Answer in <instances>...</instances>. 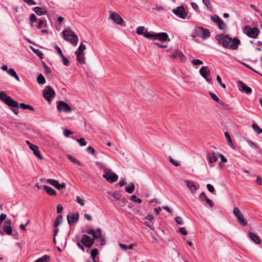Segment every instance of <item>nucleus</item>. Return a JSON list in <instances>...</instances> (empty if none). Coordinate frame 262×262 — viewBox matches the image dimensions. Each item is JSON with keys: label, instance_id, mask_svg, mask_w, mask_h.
<instances>
[{"label": "nucleus", "instance_id": "22", "mask_svg": "<svg viewBox=\"0 0 262 262\" xmlns=\"http://www.w3.org/2000/svg\"><path fill=\"white\" fill-rule=\"evenodd\" d=\"M185 182L186 184L187 187L192 193H194L195 191L199 188V186H197L195 185L193 181L187 180L185 181Z\"/></svg>", "mask_w": 262, "mask_h": 262}, {"label": "nucleus", "instance_id": "25", "mask_svg": "<svg viewBox=\"0 0 262 262\" xmlns=\"http://www.w3.org/2000/svg\"><path fill=\"white\" fill-rule=\"evenodd\" d=\"M43 188L50 195H55L56 194V191L53 188L48 185H43Z\"/></svg>", "mask_w": 262, "mask_h": 262}, {"label": "nucleus", "instance_id": "63", "mask_svg": "<svg viewBox=\"0 0 262 262\" xmlns=\"http://www.w3.org/2000/svg\"><path fill=\"white\" fill-rule=\"evenodd\" d=\"M77 245L78 246V247L81 250H82L83 251H85V249H84V245H82V243L81 242V241H80L79 242H78L77 243Z\"/></svg>", "mask_w": 262, "mask_h": 262}, {"label": "nucleus", "instance_id": "50", "mask_svg": "<svg viewBox=\"0 0 262 262\" xmlns=\"http://www.w3.org/2000/svg\"><path fill=\"white\" fill-rule=\"evenodd\" d=\"M191 63L193 65L197 66V65H200V64H203V61H202L201 60H200V59H194L191 61Z\"/></svg>", "mask_w": 262, "mask_h": 262}, {"label": "nucleus", "instance_id": "41", "mask_svg": "<svg viewBox=\"0 0 262 262\" xmlns=\"http://www.w3.org/2000/svg\"><path fill=\"white\" fill-rule=\"evenodd\" d=\"M46 182L55 187H56L57 184L59 183L58 181L52 179H47Z\"/></svg>", "mask_w": 262, "mask_h": 262}, {"label": "nucleus", "instance_id": "38", "mask_svg": "<svg viewBox=\"0 0 262 262\" xmlns=\"http://www.w3.org/2000/svg\"><path fill=\"white\" fill-rule=\"evenodd\" d=\"M62 222V216L61 215H59L56 217L54 223V226L57 227L59 224H60Z\"/></svg>", "mask_w": 262, "mask_h": 262}, {"label": "nucleus", "instance_id": "13", "mask_svg": "<svg viewBox=\"0 0 262 262\" xmlns=\"http://www.w3.org/2000/svg\"><path fill=\"white\" fill-rule=\"evenodd\" d=\"M109 18L112 19L115 24L123 26V19L119 14L110 11Z\"/></svg>", "mask_w": 262, "mask_h": 262}, {"label": "nucleus", "instance_id": "26", "mask_svg": "<svg viewBox=\"0 0 262 262\" xmlns=\"http://www.w3.org/2000/svg\"><path fill=\"white\" fill-rule=\"evenodd\" d=\"M95 164L100 169L103 170L104 173L109 169V168L107 167L106 165L103 163L97 161L96 162Z\"/></svg>", "mask_w": 262, "mask_h": 262}, {"label": "nucleus", "instance_id": "16", "mask_svg": "<svg viewBox=\"0 0 262 262\" xmlns=\"http://www.w3.org/2000/svg\"><path fill=\"white\" fill-rule=\"evenodd\" d=\"M26 143L28 145L30 148L33 151L34 154L39 159H42V156L40 154L39 148L37 145L31 143L29 141H26Z\"/></svg>", "mask_w": 262, "mask_h": 262}, {"label": "nucleus", "instance_id": "10", "mask_svg": "<svg viewBox=\"0 0 262 262\" xmlns=\"http://www.w3.org/2000/svg\"><path fill=\"white\" fill-rule=\"evenodd\" d=\"M245 31L249 37L252 38H256L259 33V30L257 28H251L249 25H246L245 27Z\"/></svg>", "mask_w": 262, "mask_h": 262}, {"label": "nucleus", "instance_id": "64", "mask_svg": "<svg viewBox=\"0 0 262 262\" xmlns=\"http://www.w3.org/2000/svg\"><path fill=\"white\" fill-rule=\"evenodd\" d=\"M7 215L4 213H2L0 215V224L6 219Z\"/></svg>", "mask_w": 262, "mask_h": 262}, {"label": "nucleus", "instance_id": "5", "mask_svg": "<svg viewBox=\"0 0 262 262\" xmlns=\"http://www.w3.org/2000/svg\"><path fill=\"white\" fill-rule=\"evenodd\" d=\"M210 32L208 29H204L202 27H197L193 31L191 36L193 38L201 37L205 39L210 37Z\"/></svg>", "mask_w": 262, "mask_h": 262}, {"label": "nucleus", "instance_id": "61", "mask_svg": "<svg viewBox=\"0 0 262 262\" xmlns=\"http://www.w3.org/2000/svg\"><path fill=\"white\" fill-rule=\"evenodd\" d=\"M99 238H100V245L101 246H104L105 244V243H106V241H105V237H102V235H101V237H99Z\"/></svg>", "mask_w": 262, "mask_h": 262}, {"label": "nucleus", "instance_id": "28", "mask_svg": "<svg viewBox=\"0 0 262 262\" xmlns=\"http://www.w3.org/2000/svg\"><path fill=\"white\" fill-rule=\"evenodd\" d=\"M225 137L228 141V144L232 148H233V149H235V146H234L233 143H232V139H231V138L229 135V134L228 133V132H225Z\"/></svg>", "mask_w": 262, "mask_h": 262}, {"label": "nucleus", "instance_id": "46", "mask_svg": "<svg viewBox=\"0 0 262 262\" xmlns=\"http://www.w3.org/2000/svg\"><path fill=\"white\" fill-rule=\"evenodd\" d=\"M76 201L77 203H78L81 206L84 205V204H85L84 201L79 196L76 197Z\"/></svg>", "mask_w": 262, "mask_h": 262}, {"label": "nucleus", "instance_id": "54", "mask_svg": "<svg viewBox=\"0 0 262 262\" xmlns=\"http://www.w3.org/2000/svg\"><path fill=\"white\" fill-rule=\"evenodd\" d=\"M66 186V185L64 183H62V184L58 183L55 188H57V189H58L59 190H61L62 189L65 188Z\"/></svg>", "mask_w": 262, "mask_h": 262}, {"label": "nucleus", "instance_id": "32", "mask_svg": "<svg viewBox=\"0 0 262 262\" xmlns=\"http://www.w3.org/2000/svg\"><path fill=\"white\" fill-rule=\"evenodd\" d=\"M3 231L8 235H11L12 228L10 225H3Z\"/></svg>", "mask_w": 262, "mask_h": 262}, {"label": "nucleus", "instance_id": "24", "mask_svg": "<svg viewBox=\"0 0 262 262\" xmlns=\"http://www.w3.org/2000/svg\"><path fill=\"white\" fill-rule=\"evenodd\" d=\"M249 237L256 244L259 245L261 243L260 239L255 233L252 232L248 233Z\"/></svg>", "mask_w": 262, "mask_h": 262}, {"label": "nucleus", "instance_id": "7", "mask_svg": "<svg viewBox=\"0 0 262 262\" xmlns=\"http://www.w3.org/2000/svg\"><path fill=\"white\" fill-rule=\"evenodd\" d=\"M42 93L44 98L49 102H51L55 96V91L49 85L45 88Z\"/></svg>", "mask_w": 262, "mask_h": 262}, {"label": "nucleus", "instance_id": "9", "mask_svg": "<svg viewBox=\"0 0 262 262\" xmlns=\"http://www.w3.org/2000/svg\"><path fill=\"white\" fill-rule=\"evenodd\" d=\"M102 177L110 183H114L118 180V176L110 169L102 175Z\"/></svg>", "mask_w": 262, "mask_h": 262}, {"label": "nucleus", "instance_id": "17", "mask_svg": "<svg viewBox=\"0 0 262 262\" xmlns=\"http://www.w3.org/2000/svg\"><path fill=\"white\" fill-rule=\"evenodd\" d=\"M86 233L93 236V237L91 238L94 239V241L95 239L100 237L102 235L101 230L100 228H97L96 230L93 229L88 230Z\"/></svg>", "mask_w": 262, "mask_h": 262}, {"label": "nucleus", "instance_id": "53", "mask_svg": "<svg viewBox=\"0 0 262 262\" xmlns=\"http://www.w3.org/2000/svg\"><path fill=\"white\" fill-rule=\"evenodd\" d=\"M248 143L249 145L252 148H255V149L257 150L258 149V147L253 142H252L250 140H248Z\"/></svg>", "mask_w": 262, "mask_h": 262}, {"label": "nucleus", "instance_id": "52", "mask_svg": "<svg viewBox=\"0 0 262 262\" xmlns=\"http://www.w3.org/2000/svg\"><path fill=\"white\" fill-rule=\"evenodd\" d=\"M217 103H219V104H220L221 105H222L224 108H225V109H228L229 108V105L225 103L224 101L220 100L219 101L217 102Z\"/></svg>", "mask_w": 262, "mask_h": 262}, {"label": "nucleus", "instance_id": "30", "mask_svg": "<svg viewBox=\"0 0 262 262\" xmlns=\"http://www.w3.org/2000/svg\"><path fill=\"white\" fill-rule=\"evenodd\" d=\"M76 55V60L80 63H85L84 54H75Z\"/></svg>", "mask_w": 262, "mask_h": 262}, {"label": "nucleus", "instance_id": "2", "mask_svg": "<svg viewBox=\"0 0 262 262\" xmlns=\"http://www.w3.org/2000/svg\"><path fill=\"white\" fill-rule=\"evenodd\" d=\"M0 100L4 102L8 106L11 107V110L14 114H18V103L10 96L7 95L4 91L0 92Z\"/></svg>", "mask_w": 262, "mask_h": 262}, {"label": "nucleus", "instance_id": "23", "mask_svg": "<svg viewBox=\"0 0 262 262\" xmlns=\"http://www.w3.org/2000/svg\"><path fill=\"white\" fill-rule=\"evenodd\" d=\"M33 10L38 16L45 15L48 13L47 9L43 7H36L33 8Z\"/></svg>", "mask_w": 262, "mask_h": 262}, {"label": "nucleus", "instance_id": "12", "mask_svg": "<svg viewBox=\"0 0 262 262\" xmlns=\"http://www.w3.org/2000/svg\"><path fill=\"white\" fill-rule=\"evenodd\" d=\"M80 241L83 245L89 248H91L94 244V239H92L90 236L86 234H83L82 236Z\"/></svg>", "mask_w": 262, "mask_h": 262}, {"label": "nucleus", "instance_id": "55", "mask_svg": "<svg viewBox=\"0 0 262 262\" xmlns=\"http://www.w3.org/2000/svg\"><path fill=\"white\" fill-rule=\"evenodd\" d=\"M37 19L36 15L34 14H31L29 18L30 21L36 22Z\"/></svg>", "mask_w": 262, "mask_h": 262}, {"label": "nucleus", "instance_id": "35", "mask_svg": "<svg viewBox=\"0 0 262 262\" xmlns=\"http://www.w3.org/2000/svg\"><path fill=\"white\" fill-rule=\"evenodd\" d=\"M86 49V47L81 42L80 45L79 46L78 49L75 52V54H84V51Z\"/></svg>", "mask_w": 262, "mask_h": 262}, {"label": "nucleus", "instance_id": "40", "mask_svg": "<svg viewBox=\"0 0 262 262\" xmlns=\"http://www.w3.org/2000/svg\"><path fill=\"white\" fill-rule=\"evenodd\" d=\"M37 80L39 84H43L46 83V79L42 74H40L37 77Z\"/></svg>", "mask_w": 262, "mask_h": 262}, {"label": "nucleus", "instance_id": "34", "mask_svg": "<svg viewBox=\"0 0 262 262\" xmlns=\"http://www.w3.org/2000/svg\"><path fill=\"white\" fill-rule=\"evenodd\" d=\"M98 250L97 249H93L91 252V256L93 259V262H97L96 260V257L98 254Z\"/></svg>", "mask_w": 262, "mask_h": 262}, {"label": "nucleus", "instance_id": "6", "mask_svg": "<svg viewBox=\"0 0 262 262\" xmlns=\"http://www.w3.org/2000/svg\"><path fill=\"white\" fill-rule=\"evenodd\" d=\"M172 12L178 17L182 19H190L191 16L188 15V12L185 10L183 6L178 7L172 10Z\"/></svg>", "mask_w": 262, "mask_h": 262}, {"label": "nucleus", "instance_id": "3", "mask_svg": "<svg viewBox=\"0 0 262 262\" xmlns=\"http://www.w3.org/2000/svg\"><path fill=\"white\" fill-rule=\"evenodd\" d=\"M64 39L70 42L72 45L76 46L78 41V36L75 34L73 31L65 29L62 32Z\"/></svg>", "mask_w": 262, "mask_h": 262}, {"label": "nucleus", "instance_id": "8", "mask_svg": "<svg viewBox=\"0 0 262 262\" xmlns=\"http://www.w3.org/2000/svg\"><path fill=\"white\" fill-rule=\"evenodd\" d=\"M233 212L235 216L236 217L238 223L241 225L244 226L247 225L248 222L238 208H234Z\"/></svg>", "mask_w": 262, "mask_h": 262}, {"label": "nucleus", "instance_id": "60", "mask_svg": "<svg viewBox=\"0 0 262 262\" xmlns=\"http://www.w3.org/2000/svg\"><path fill=\"white\" fill-rule=\"evenodd\" d=\"M219 157H220V159H221V160L222 162L223 163H226L227 161V159L226 158V157L222 154H219Z\"/></svg>", "mask_w": 262, "mask_h": 262}, {"label": "nucleus", "instance_id": "15", "mask_svg": "<svg viewBox=\"0 0 262 262\" xmlns=\"http://www.w3.org/2000/svg\"><path fill=\"white\" fill-rule=\"evenodd\" d=\"M211 20L217 24L219 28L221 29H225L226 25L221 18L217 15L211 16Z\"/></svg>", "mask_w": 262, "mask_h": 262}, {"label": "nucleus", "instance_id": "43", "mask_svg": "<svg viewBox=\"0 0 262 262\" xmlns=\"http://www.w3.org/2000/svg\"><path fill=\"white\" fill-rule=\"evenodd\" d=\"M253 130L258 134L262 133V129L260 128L256 123H253L252 125Z\"/></svg>", "mask_w": 262, "mask_h": 262}, {"label": "nucleus", "instance_id": "56", "mask_svg": "<svg viewBox=\"0 0 262 262\" xmlns=\"http://www.w3.org/2000/svg\"><path fill=\"white\" fill-rule=\"evenodd\" d=\"M179 231L183 235H186L187 234V232L184 227L180 228Z\"/></svg>", "mask_w": 262, "mask_h": 262}, {"label": "nucleus", "instance_id": "58", "mask_svg": "<svg viewBox=\"0 0 262 262\" xmlns=\"http://www.w3.org/2000/svg\"><path fill=\"white\" fill-rule=\"evenodd\" d=\"M175 221L177 222V223L179 225H182L183 223L182 219L180 216L176 217Z\"/></svg>", "mask_w": 262, "mask_h": 262}, {"label": "nucleus", "instance_id": "49", "mask_svg": "<svg viewBox=\"0 0 262 262\" xmlns=\"http://www.w3.org/2000/svg\"><path fill=\"white\" fill-rule=\"evenodd\" d=\"M209 95L210 96V97H211V98L212 99H213L215 101H216L217 103L219 101V100H220L218 97L214 94L211 93V92H210L209 93Z\"/></svg>", "mask_w": 262, "mask_h": 262}, {"label": "nucleus", "instance_id": "33", "mask_svg": "<svg viewBox=\"0 0 262 262\" xmlns=\"http://www.w3.org/2000/svg\"><path fill=\"white\" fill-rule=\"evenodd\" d=\"M18 105L20 107V108L23 110H29L30 111H33L34 110V108L31 105L29 104H26L24 103H18Z\"/></svg>", "mask_w": 262, "mask_h": 262}, {"label": "nucleus", "instance_id": "21", "mask_svg": "<svg viewBox=\"0 0 262 262\" xmlns=\"http://www.w3.org/2000/svg\"><path fill=\"white\" fill-rule=\"evenodd\" d=\"M219 153L213 152L211 154L208 155L207 159L209 161V164L211 167L213 166L211 164L214 163L219 158Z\"/></svg>", "mask_w": 262, "mask_h": 262}, {"label": "nucleus", "instance_id": "45", "mask_svg": "<svg viewBox=\"0 0 262 262\" xmlns=\"http://www.w3.org/2000/svg\"><path fill=\"white\" fill-rule=\"evenodd\" d=\"M76 141L79 144L80 146H85L86 145V142L84 138L76 139Z\"/></svg>", "mask_w": 262, "mask_h": 262}, {"label": "nucleus", "instance_id": "59", "mask_svg": "<svg viewBox=\"0 0 262 262\" xmlns=\"http://www.w3.org/2000/svg\"><path fill=\"white\" fill-rule=\"evenodd\" d=\"M205 200L206 201V203L207 204H208L211 207H212L213 206L214 203H213V201L211 200L208 199V197L206 198L205 199Z\"/></svg>", "mask_w": 262, "mask_h": 262}, {"label": "nucleus", "instance_id": "36", "mask_svg": "<svg viewBox=\"0 0 262 262\" xmlns=\"http://www.w3.org/2000/svg\"><path fill=\"white\" fill-rule=\"evenodd\" d=\"M46 19L45 17H41L39 19L37 28L41 29L43 27V25L46 26Z\"/></svg>", "mask_w": 262, "mask_h": 262}, {"label": "nucleus", "instance_id": "47", "mask_svg": "<svg viewBox=\"0 0 262 262\" xmlns=\"http://www.w3.org/2000/svg\"><path fill=\"white\" fill-rule=\"evenodd\" d=\"M203 4L209 9L211 8V4L210 0H202Z\"/></svg>", "mask_w": 262, "mask_h": 262}, {"label": "nucleus", "instance_id": "42", "mask_svg": "<svg viewBox=\"0 0 262 262\" xmlns=\"http://www.w3.org/2000/svg\"><path fill=\"white\" fill-rule=\"evenodd\" d=\"M135 190V185L133 183H130V186L125 188V191L128 193H132Z\"/></svg>", "mask_w": 262, "mask_h": 262}, {"label": "nucleus", "instance_id": "1", "mask_svg": "<svg viewBox=\"0 0 262 262\" xmlns=\"http://www.w3.org/2000/svg\"><path fill=\"white\" fill-rule=\"evenodd\" d=\"M215 39L224 48L233 50H237L241 42L237 38H232L223 34L216 35Z\"/></svg>", "mask_w": 262, "mask_h": 262}, {"label": "nucleus", "instance_id": "18", "mask_svg": "<svg viewBox=\"0 0 262 262\" xmlns=\"http://www.w3.org/2000/svg\"><path fill=\"white\" fill-rule=\"evenodd\" d=\"M238 89L240 91L245 93L247 94H251L252 93V89L247 86L244 83L239 81L238 83Z\"/></svg>", "mask_w": 262, "mask_h": 262}, {"label": "nucleus", "instance_id": "29", "mask_svg": "<svg viewBox=\"0 0 262 262\" xmlns=\"http://www.w3.org/2000/svg\"><path fill=\"white\" fill-rule=\"evenodd\" d=\"M7 73L10 75L12 77H13L15 78V79L19 81V78L18 76L17 75L16 72L14 71L13 69L10 68L7 71Z\"/></svg>", "mask_w": 262, "mask_h": 262}, {"label": "nucleus", "instance_id": "20", "mask_svg": "<svg viewBox=\"0 0 262 262\" xmlns=\"http://www.w3.org/2000/svg\"><path fill=\"white\" fill-rule=\"evenodd\" d=\"M171 56L173 58L179 59L181 62H184L186 59L183 53L179 51H175Z\"/></svg>", "mask_w": 262, "mask_h": 262}, {"label": "nucleus", "instance_id": "48", "mask_svg": "<svg viewBox=\"0 0 262 262\" xmlns=\"http://www.w3.org/2000/svg\"><path fill=\"white\" fill-rule=\"evenodd\" d=\"M169 161L171 163H172L173 165L175 166H179L180 165V162L177 161H176L175 160L173 159L171 157L169 158Z\"/></svg>", "mask_w": 262, "mask_h": 262}, {"label": "nucleus", "instance_id": "51", "mask_svg": "<svg viewBox=\"0 0 262 262\" xmlns=\"http://www.w3.org/2000/svg\"><path fill=\"white\" fill-rule=\"evenodd\" d=\"M86 150L88 153H89L90 154H91V155H94L95 152V149H94V148H93L92 146H89L86 148Z\"/></svg>", "mask_w": 262, "mask_h": 262}, {"label": "nucleus", "instance_id": "37", "mask_svg": "<svg viewBox=\"0 0 262 262\" xmlns=\"http://www.w3.org/2000/svg\"><path fill=\"white\" fill-rule=\"evenodd\" d=\"M30 48L32 50V51L36 55H37L40 58H42L43 57V54L40 50H39V49H35L31 46H30Z\"/></svg>", "mask_w": 262, "mask_h": 262}, {"label": "nucleus", "instance_id": "57", "mask_svg": "<svg viewBox=\"0 0 262 262\" xmlns=\"http://www.w3.org/2000/svg\"><path fill=\"white\" fill-rule=\"evenodd\" d=\"M206 186H207V189L208 190V191L209 192L213 193L214 191V188L212 185H211L210 184H207Z\"/></svg>", "mask_w": 262, "mask_h": 262}, {"label": "nucleus", "instance_id": "62", "mask_svg": "<svg viewBox=\"0 0 262 262\" xmlns=\"http://www.w3.org/2000/svg\"><path fill=\"white\" fill-rule=\"evenodd\" d=\"M199 198L200 199L202 200V201H204L205 200V199L207 198V196H206L205 193L204 192H202L199 195Z\"/></svg>", "mask_w": 262, "mask_h": 262}, {"label": "nucleus", "instance_id": "4", "mask_svg": "<svg viewBox=\"0 0 262 262\" xmlns=\"http://www.w3.org/2000/svg\"><path fill=\"white\" fill-rule=\"evenodd\" d=\"M145 37L153 40L158 39L162 42L170 40L167 33L165 32L159 33H147L145 34Z\"/></svg>", "mask_w": 262, "mask_h": 262}, {"label": "nucleus", "instance_id": "14", "mask_svg": "<svg viewBox=\"0 0 262 262\" xmlns=\"http://www.w3.org/2000/svg\"><path fill=\"white\" fill-rule=\"evenodd\" d=\"M201 75L209 83H211V79L208 77L210 70L207 67L203 66L199 70Z\"/></svg>", "mask_w": 262, "mask_h": 262}, {"label": "nucleus", "instance_id": "27", "mask_svg": "<svg viewBox=\"0 0 262 262\" xmlns=\"http://www.w3.org/2000/svg\"><path fill=\"white\" fill-rule=\"evenodd\" d=\"M51 257L48 255H44L42 257L38 258L34 262H50Z\"/></svg>", "mask_w": 262, "mask_h": 262}, {"label": "nucleus", "instance_id": "31", "mask_svg": "<svg viewBox=\"0 0 262 262\" xmlns=\"http://www.w3.org/2000/svg\"><path fill=\"white\" fill-rule=\"evenodd\" d=\"M145 28L143 26L138 27L137 28L136 32L138 35H142L145 37V34L147 33H150L149 32H147L146 30L144 31Z\"/></svg>", "mask_w": 262, "mask_h": 262}, {"label": "nucleus", "instance_id": "39", "mask_svg": "<svg viewBox=\"0 0 262 262\" xmlns=\"http://www.w3.org/2000/svg\"><path fill=\"white\" fill-rule=\"evenodd\" d=\"M68 159L71 161L72 163L77 164L78 165H81V163L79 161L77 160L74 157L71 156V155H68Z\"/></svg>", "mask_w": 262, "mask_h": 262}, {"label": "nucleus", "instance_id": "44", "mask_svg": "<svg viewBox=\"0 0 262 262\" xmlns=\"http://www.w3.org/2000/svg\"><path fill=\"white\" fill-rule=\"evenodd\" d=\"M130 201L135 203H141L142 201L141 199L137 198L135 195H132L130 199Z\"/></svg>", "mask_w": 262, "mask_h": 262}, {"label": "nucleus", "instance_id": "19", "mask_svg": "<svg viewBox=\"0 0 262 262\" xmlns=\"http://www.w3.org/2000/svg\"><path fill=\"white\" fill-rule=\"evenodd\" d=\"M79 219V214L78 213L69 214L67 216V220L69 224L72 225L74 222H77Z\"/></svg>", "mask_w": 262, "mask_h": 262}, {"label": "nucleus", "instance_id": "11", "mask_svg": "<svg viewBox=\"0 0 262 262\" xmlns=\"http://www.w3.org/2000/svg\"><path fill=\"white\" fill-rule=\"evenodd\" d=\"M57 110L60 112L70 113L72 109L71 107L63 101H60L57 106Z\"/></svg>", "mask_w": 262, "mask_h": 262}]
</instances>
